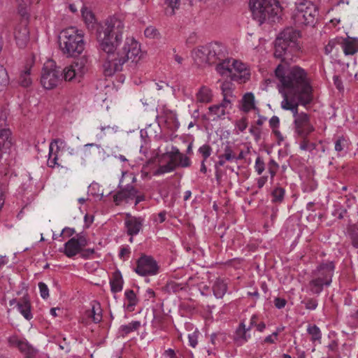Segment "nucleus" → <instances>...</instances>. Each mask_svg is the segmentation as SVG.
Here are the masks:
<instances>
[{"label": "nucleus", "mask_w": 358, "mask_h": 358, "mask_svg": "<svg viewBox=\"0 0 358 358\" xmlns=\"http://www.w3.org/2000/svg\"><path fill=\"white\" fill-rule=\"evenodd\" d=\"M295 5L296 8L292 17L294 24L297 27H314L319 16L317 6L309 0H303Z\"/></svg>", "instance_id": "nucleus-7"}, {"label": "nucleus", "mask_w": 358, "mask_h": 358, "mask_svg": "<svg viewBox=\"0 0 358 358\" xmlns=\"http://www.w3.org/2000/svg\"><path fill=\"white\" fill-rule=\"evenodd\" d=\"M199 152L202 155L203 160L206 161L211 155L212 148L209 145H203L199 148Z\"/></svg>", "instance_id": "nucleus-46"}, {"label": "nucleus", "mask_w": 358, "mask_h": 358, "mask_svg": "<svg viewBox=\"0 0 358 358\" xmlns=\"http://www.w3.org/2000/svg\"><path fill=\"white\" fill-rule=\"evenodd\" d=\"M300 139L299 140V148L302 150L312 152L313 150L316 148V144L314 143L310 142L308 136L305 137H299Z\"/></svg>", "instance_id": "nucleus-38"}, {"label": "nucleus", "mask_w": 358, "mask_h": 358, "mask_svg": "<svg viewBox=\"0 0 358 358\" xmlns=\"http://www.w3.org/2000/svg\"><path fill=\"white\" fill-rule=\"evenodd\" d=\"M146 37L154 38L157 34V30L152 27H148L144 31Z\"/></svg>", "instance_id": "nucleus-58"}, {"label": "nucleus", "mask_w": 358, "mask_h": 358, "mask_svg": "<svg viewBox=\"0 0 358 358\" xmlns=\"http://www.w3.org/2000/svg\"><path fill=\"white\" fill-rule=\"evenodd\" d=\"M334 269L335 266L333 262H323L313 271L312 276L314 278H319L322 281H324L325 279L330 278L331 282Z\"/></svg>", "instance_id": "nucleus-16"}, {"label": "nucleus", "mask_w": 358, "mask_h": 358, "mask_svg": "<svg viewBox=\"0 0 358 358\" xmlns=\"http://www.w3.org/2000/svg\"><path fill=\"white\" fill-rule=\"evenodd\" d=\"M283 0H250L249 6L254 20L259 24L266 21L275 22L280 18Z\"/></svg>", "instance_id": "nucleus-3"}, {"label": "nucleus", "mask_w": 358, "mask_h": 358, "mask_svg": "<svg viewBox=\"0 0 358 358\" xmlns=\"http://www.w3.org/2000/svg\"><path fill=\"white\" fill-rule=\"evenodd\" d=\"M124 224L127 228V234L133 236L137 235L143 226V219L141 217H132L129 214L127 215Z\"/></svg>", "instance_id": "nucleus-19"}, {"label": "nucleus", "mask_w": 358, "mask_h": 358, "mask_svg": "<svg viewBox=\"0 0 358 358\" xmlns=\"http://www.w3.org/2000/svg\"><path fill=\"white\" fill-rule=\"evenodd\" d=\"M81 11H82L83 17L85 23L87 24L88 25L93 24V22L94 21V14L90 10H88L86 8H83Z\"/></svg>", "instance_id": "nucleus-45"}, {"label": "nucleus", "mask_w": 358, "mask_h": 358, "mask_svg": "<svg viewBox=\"0 0 358 358\" xmlns=\"http://www.w3.org/2000/svg\"><path fill=\"white\" fill-rule=\"evenodd\" d=\"M136 181L135 176L132 173L122 172V178L118 185L119 190L113 195V201L119 206L122 202L129 203L134 200V205H138L143 201L145 196L139 194V191L133 185Z\"/></svg>", "instance_id": "nucleus-5"}, {"label": "nucleus", "mask_w": 358, "mask_h": 358, "mask_svg": "<svg viewBox=\"0 0 358 358\" xmlns=\"http://www.w3.org/2000/svg\"><path fill=\"white\" fill-rule=\"evenodd\" d=\"M330 285V278L325 279L324 281H322L319 278L312 276L311 280L308 282V288L311 294L319 295L323 291L324 287H329Z\"/></svg>", "instance_id": "nucleus-22"}, {"label": "nucleus", "mask_w": 358, "mask_h": 358, "mask_svg": "<svg viewBox=\"0 0 358 358\" xmlns=\"http://www.w3.org/2000/svg\"><path fill=\"white\" fill-rule=\"evenodd\" d=\"M59 43L63 52L69 57H77L85 49L83 35L75 27L62 30L59 36Z\"/></svg>", "instance_id": "nucleus-6"}, {"label": "nucleus", "mask_w": 358, "mask_h": 358, "mask_svg": "<svg viewBox=\"0 0 358 358\" xmlns=\"http://www.w3.org/2000/svg\"><path fill=\"white\" fill-rule=\"evenodd\" d=\"M6 118L3 114L0 115V141L9 143L8 145L6 144V148H9L11 142L9 140L10 138L11 132L10 129L6 128Z\"/></svg>", "instance_id": "nucleus-25"}, {"label": "nucleus", "mask_w": 358, "mask_h": 358, "mask_svg": "<svg viewBox=\"0 0 358 358\" xmlns=\"http://www.w3.org/2000/svg\"><path fill=\"white\" fill-rule=\"evenodd\" d=\"M277 336H278V332H273L271 335L266 336L264 338V342L267 343H274L275 340L277 338Z\"/></svg>", "instance_id": "nucleus-64"}, {"label": "nucleus", "mask_w": 358, "mask_h": 358, "mask_svg": "<svg viewBox=\"0 0 358 358\" xmlns=\"http://www.w3.org/2000/svg\"><path fill=\"white\" fill-rule=\"evenodd\" d=\"M124 25L120 19L108 18L97 30L100 48L106 54L103 64L106 76H111L121 71L124 64L129 60L136 62L139 57L141 48L133 38H127L122 43Z\"/></svg>", "instance_id": "nucleus-2"}, {"label": "nucleus", "mask_w": 358, "mask_h": 358, "mask_svg": "<svg viewBox=\"0 0 358 358\" xmlns=\"http://www.w3.org/2000/svg\"><path fill=\"white\" fill-rule=\"evenodd\" d=\"M141 326V322L132 321L127 324L121 325L119 329V333L123 337L129 334L137 331Z\"/></svg>", "instance_id": "nucleus-31"}, {"label": "nucleus", "mask_w": 358, "mask_h": 358, "mask_svg": "<svg viewBox=\"0 0 358 358\" xmlns=\"http://www.w3.org/2000/svg\"><path fill=\"white\" fill-rule=\"evenodd\" d=\"M328 349L327 355L329 357H333L338 350V343L336 341H331L327 346Z\"/></svg>", "instance_id": "nucleus-52"}, {"label": "nucleus", "mask_w": 358, "mask_h": 358, "mask_svg": "<svg viewBox=\"0 0 358 358\" xmlns=\"http://www.w3.org/2000/svg\"><path fill=\"white\" fill-rule=\"evenodd\" d=\"M27 17H21L20 21L14 27L13 35L17 45L20 48H24L29 41V29L28 27L29 19Z\"/></svg>", "instance_id": "nucleus-12"}, {"label": "nucleus", "mask_w": 358, "mask_h": 358, "mask_svg": "<svg viewBox=\"0 0 358 358\" xmlns=\"http://www.w3.org/2000/svg\"><path fill=\"white\" fill-rule=\"evenodd\" d=\"M171 130L176 129L179 126L176 114L170 110H164L159 117Z\"/></svg>", "instance_id": "nucleus-24"}, {"label": "nucleus", "mask_w": 358, "mask_h": 358, "mask_svg": "<svg viewBox=\"0 0 358 358\" xmlns=\"http://www.w3.org/2000/svg\"><path fill=\"white\" fill-rule=\"evenodd\" d=\"M285 191L280 187H275L271 192L272 202L281 203L285 197Z\"/></svg>", "instance_id": "nucleus-39"}, {"label": "nucleus", "mask_w": 358, "mask_h": 358, "mask_svg": "<svg viewBox=\"0 0 358 358\" xmlns=\"http://www.w3.org/2000/svg\"><path fill=\"white\" fill-rule=\"evenodd\" d=\"M8 192V184L6 180H0V204L3 206L6 194Z\"/></svg>", "instance_id": "nucleus-44"}, {"label": "nucleus", "mask_w": 358, "mask_h": 358, "mask_svg": "<svg viewBox=\"0 0 358 358\" xmlns=\"http://www.w3.org/2000/svg\"><path fill=\"white\" fill-rule=\"evenodd\" d=\"M87 58L82 57L75 59L70 66L62 69V80L72 81L73 79L77 80L83 77L87 71Z\"/></svg>", "instance_id": "nucleus-10"}, {"label": "nucleus", "mask_w": 358, "mask_h": 358, "mask_svg": "<svg viewBox=\"0 0 358 358\" xmlns=\"http://www.w3.org/2000/svg\"><path fill=\"white\" fill-rule=\"evenodd\" d=\"M17 3V13L20 17H27L29 15V8L32 3L31 0H15Z\"/></svg>", "instance_id": "nucleus-32"}, {"label": "nucleus", "mask_w": 358, "mask_h": 358, "mask_svg": "<svg viewBox=\"0 0 358 358\" xmlns=\"http://www.w3.org/2000/svg\"><path fill=\"white\" fill-rule=\"evenodd\" d=\"M301 303L305 306L306 309L314 310L318 306V301L315 298H306L301 301Z\"/></svg>", "instance_id": "nucleus-42"}, {"label": "nucleus", "mask_w": 358, "mask_h": 358, "mask_svg": "<svg viewBox=\"0 0 358 358\" xmlns=\"http://www.w3.org/2000/svg\"><path fill=\"white\" fill-rule=\"evenodd\" d=\"M62 68L57 66L53 61L46 62L42 69L41 83L44 88L52 90L62 81Z\"/></svg>", "instance_id": "nucleus-9"}, {"label": "nucleus", "mask_w": 358, "mask_h": 358, "mask_svg": "<svg viewBox=\"0 0 358 358\" xmlns=\"http://www.w3.org/2000/svg\"><path fill=\"white\" fill-rule=\"evenodd\" d=\"M236 127L240 131H243L248 127L247 120L245 118H242L236 123Z\"/></svg>", "instance_id": "nucleus-60"}, {"label": "nucleus", "mask_w": 358, "mask_h": 358, "mask_svg": "<svg viewBox=\"0 0 358 358\" xmlns=\"http://www.w3.org/2000/svg\"><path fill=\"white\" fill-rule=\"evenodd\" d=\"M273 303L275 308L278 309H282L286 306L287 301L283 298L276 297L274 299Z\"/></svg>", "instance_id": "nucleus-57"}, {"label": "nucleus", "mask_w": 358, "mask_h": 358, "mask_svg": "<svg viewBox=\"0 0 358 358\" xmlns=\"http://www.w3.org/2000/svg\"><path fill=\"white\" fill-rule=\"evenodd\" d=\"M89 240L83 233L76 234L75 237L70 238L64 244V248L62 252L64 255L72 258L77 255H80L83 248L88 245Z\"/></svg>", "instance_id": "nucleus-11"}, {"label": "nucleus", "mask_w": 358, "mask_h": 358, "mask_svg": "<svg viewBox=\"0 0 358 358\" xmlns=\"http://www.w3.org/2000/svg\"><path fill=\"white\" fill-rule=\"evenodd\" d=\"M158 269L157 262L151 256L142 255L137 260L135 271L140 275L146 276L157 274Z\"/></svg>", "instance_id": "nucleus-13"}, {"label": "nucleus", "mask_w": 358, "mask_h": 358, "mask_svg": "<svg viewBox=\"0 0 358 358\" xmlns=\"http://www.w3.org/2000/svg\"><path fill=\"white\" fill-rule=\"evenodd\" d=\"M9 78L6 69L0 66V92H1L8 84Z\"/></svg>", "instance_id": "nucleus-40"}, {"label": "nucleus", "mask_w": 358, "mask_h": 358, "mask_svg": "<svg viewBox=\"0 0 358 358\" xmlns=\"http://www.w3.org/2000/svg\"><path fill=\"white\" fill-rule=\"evenodd\" d=\"M347 141L343 137H339L334 143L335 150L340 153L347 148Z\"/></svg>", "instance_id": "nucleus-43"}, {"label": "nucleus", "mask_w": 358, "mask_h": 358, "mask_svg": "<svg viewBox=\"0 0 358 358\" xmlns=\"http://www.w3.org/2000/svg\"><path fill=\"white\" fill-rule=\"evenodd\" d=\"M96 251L94 248H83L80 256L81 258L85 259H92Z\"/></svg>", "instance_id": "nucleus-48"}, {"label": "nucleus", "mask_w": 358, "mask_h": 358, "mask_svg": "<svg viewBox=\"0 0 358 358\" xmlns=\"http://www.w3.org/2000/svg\"><path fill=\"white\" fill-rule=\"evenodd\" d=\"M236 151H238L237 147L232 143L227 141L223 143L222 155L223 157L227 160V162H234L236 159Z\"/></svg>", "instance_id": "nucleus-27"}, {"label": "nucleus", "mask_w": 358, "mask_h": 358, "mask_svg": "<svg viewBox=\"0 0 358 358\" xmlns=\"http://www.w3.org/2000/svg\"><path fill=\"white\" fill-rule=\"evenodd\" d=\"M301 103H288L287 101L281 102V107L290 110L294 117V131L298 137L308 136L314 130L310 123V116L306 113H299L298 107Z\"/></svg>", "instance_id": "nucleus-8"}, {"label": "nucleus", "mask_w": 358, "mask_h": 358, "mask_svg": "<svg viewBox=\"0 0 358 358\" xmlns=\"http://www.w3.org/2000/svg\"><path fill=\"white\" fill-rule=\"evenodd\" d=\"M189 345L195 348L197 345V336L195 334H189L188 336Z\"/></svg>", "instance_id": "nucleus-63"}, {"label": "nucleus", "mask_w": 358, "mask_h": 358, "mask_svg": "<svg viewBox=\"0 0 358 358\" xmlns=\"http://www.w3.org/2000/svg\"><path fill=\"white\" fill-rule=\"evenodd\" d=\"M350 238L351 240L352 245L355 248H358V231L356 229H352L349 231Z\"/></svg>", "instance_id": "nucleus-53"}, {"label": "nucleus", "mask_w": 358, "mask_h": 358, "mask_svg": "<svg viewBox=\"0 0 358 358\" xmlns=\"http://www.w3.org/2000/svg\"><path fill=\"white\" fill-rule=\"evenodd\" d=\"M197 101L201 103H208L211 101V90L206 87H201L196 94Z\"/></svg>", "instance_id": "nucleus-37"}, {"label": "nucleus", "mask_w": 358, "mask_h": 358, "mask_svg": "<svg viewBox=\"0 0 358 358\" xmlns=\"http://www.w3.org/2000/svg\"><path fill=\"white\" fill-rule=\"evenodd\" d=\"M227 55V48L220 43L211 42L199 46L192 52V57L199 66H212L220 60L225 59Z\"/></svg>", "instance_id": "nucleus-4"}, {"label": "nucleus", "mask_w": 358, "mask_h": 358, "mask_svg": "<svg viewBox=\"0 0 358 358\" xmlns=\"http://www.w3.org/2000/svg\"><path fill=\"white\" fill-rule=\"evenodd\" d=\"M171 171H173V167L170 164H166L164 165H160L154 172V175L159 176Z\"/></svg>", "instance_id": "nucleus-50"}, {"label": "nucleus", "mask_w": 358, "mask_h": 358, "mask_svg": "<svg viewBox=\"0 0 358 358\" xmlns=\"http://www.w3.org/2000/svg\"><path fill=\"white\" fill-rule=\"evenodd\" d=\"M225 59L220 60L215 63V70L222 76L229 77L232 80L233 68L232 59L229 58L228 54L225 55Z\"/></svg>", "instance_id": "nucleus-21"}, {"label": "nucleus", "mask_w": 358, "mask_h": 358, "mask_svg": "<svg viewBox=\"0 0 358 358\" xmlns=\"http://www.w3.org/2000/svg\"><path fill=\"white\" fill-rule=\"evenodd\" d=\"M178 162L179 166L182 167H188L191 164L189 158L184 155H180V157L178 159Z\"/></svg>", "instance_id": "nucleus-55"}, {"label": "nucleus", "mask_w": 358, "mask_h": 358, "mask_svg": "<svg viewBox=\"0 0 358 358\" xmlns=\"http://www.w3.org/2000/svg\"><path fill=\"white\" fill-rule=\"evenodd\" d=\"M15 303H16L17 310L26 320H30L33 318L31 303L27 296H23L19 300L13 299L10 301V305L11 306Z\"/></svg>", "instance_id": "nucleus-18"}, {"label": "nucleus", "mask_w": 358, "mask_h": 358, "mask_svg": "<svg viewBox=\"0 0 358 358\" xmlns=\"http://www.w3.org/2000/svg\"><path fill=\"white\" fill-rule=\"evenodd\" d=\"M76 233V231L73 228L65 227L62 231L61 235H64L66 237H70L73 236Z\"/></svg>", "instance_id": "nucleus-62"}, {"label": "nucleus", "mask_w": 358, "mask_h": 358, "mask_svg": "<svg viewBox=\"0 0 358 358\" xmlns=\"http://www.w3.org/2000/svg\"><path fill=\"white\" fill-rule=\"evenodd\" d=\"M166 288L169 292L176 293L181 290L182 287L180 284H178L174 281H170L166 284Z\"/></svg>", "instance_id": "nucleus-47"}, {"label": "nucleus", "mask_w": 358, "mask_h": 358, "mask_svg": "<svg viewBox=\"0 0 358 358\" xmlns=\"http://www.w3.org/2000/svg\"><path fill=\"white\" fill-rule=\"evenodd\" d=\"M124 296L126 299L129 301L127 309L129 311L134 310V307L137 305L138 301L134 290L127 289L124 292Z\"/></svg>", "instance_id": "nucleus-36"}, {"label": "nucleus", "mask_w": 358, "mask_h": 358, "mask_svg": "<svg viewBox=\"0 0 358 358\" xmlns=\"http://www.w3.org/2000/svg\"><path fill=\"white\" fill-rule=\"evenodd\" d=\"M249 331L244 322H241L234 335V341L237 346H241L248 341L251 337Z\"/></svg>", "instance_id": "nucleus-20"}, {"label": "nucleus", "mask_w": 358, "mask_h": 358, "mask_svg": "<svg viewBox=\"0 0 358 358\" xmlns=\"http://www.w3.org/2000/svg\"><path fill=\"white\" fill-rule=\"evenodd\" d=\"M341 45L345 55H352L358 52V40L356 38L342 39Z\"/></svg>", "instance_id": "nucleus-23"}, {"label": "nucleus", "mask_w": 358, "mask_h": 358, "mask_svg": "<svg viewBox=\"0 0 358 358\" xmlns=\"http://www.w3.org/2000/svg\"><path fill=\"white\" fill-rule=\"evenodd\" d=\"M269 125L271 129L273 130L278 128L280 125V120L277 116H273L269 120Z\"/></svg>", "instance_id": "nucleus-59"}, {"label": "nucleus", "mask_w": 358, "mask_h": 358, "mask_svg": "<svg viewBox=\"0 0 358 358\" xmlns=\"http://www.w3.org/2000/svg\"><path fill=\"white\" fill-rule=\"evenodd\" d=\"M249 131L254 136L255 141L258 142L261 138V129L257 127L252 126Z\"/></svg>", "instance_id": "nucleus-56"}, {"label": "nucleus", "mask_w": 358, "mask_h": 358, "mask_svg": "<svg viewBox=\"0 0 358 358\" xmlns=\"http://www.w3.org/2000/svg\"><path fill=\"white\" fill-rule=\"evenodd\" d=\"M279 168L278 164L273 160L271 159L268 164V171L271 175V179L273 180Z\"/></svg>", "instance_id": "nucleus-49"}, {"label": "nucleus", "mask_w": 358, "mask_h": 358, "mask_svg": "<svg viewBox=\"0 0 358 358\" xmlns=\"http://www.w3.org/2000/svg\"><path fill=\"white\" fill-rule=\"evenodd\" d=\"M227 289V283L222 279H217L213 285V294L217 299L222 298Z\"/></svg>", "instance_id": "nucleus-30"}, {"label": "nucleus", "mask_w": 358, "mask_h": 358, "mask_svg": "<svg viewBox=\"0 0 358 358\" xmlns=\"http://www.w3.org/2000/svg\"><path fill=\"white\" fill-rule=\"evenodd\" d=\"M299 31L292 27L285 29L275 41L274 56L281 60L275 70V75L279 80V92L283 97L282 101L288 103H301L306 106L313 99V87L308 74L299 66L286 68L299 52L301 46L298 39Z\"/></svg>", "instance_id": "nucleus-1"}, {"label": "nucleus", "mask_w": 358, "mask_h": 358, "mask_svg": "<svg viewBox=\"0 0 358 358\" xmlns=\"http://www.w3.org/2000/svg\"><path fill=\"white\" fill-rule=\"evenodd\" d=\"M31 66H26L24 67V70L22 71L20 73V78H19V83L21 86L24 87H29L31 83L32 80L31 78Z\"/></svg>", "instance_id": "nucleus-34"}, {"label": "nucleus", "mask_w": 358, "mask_h": 358, "mask_svg": "<svg viewBox=\"0 0 358 358\" xmlns=\"http://www.w3.org/2000/svg\"><path fill=\"white\" fill-rule=\"evenodd\" d=\"M243 106L242 109L244 112H249L252 109H254L255 108V96L252 92H248L246 93L243 99Z\"/></svg>", "instance_id": "nucleus-33"}, {"label": "nucleus", "mask_w": 358, "mask_h": 358, "mask_svg": "<svg viewBox=\"0 0 358 358\" xmlns=\"http://www.w3.org/2000/svg\"><path fill=\"white\" fill-rule=\"evenodd\" d=\"M227 105L222 102L220 104L213 105L209 107L210 115H215L216 118H222L225 115V108Z\"/></svg>", "instance_id": "nucleus-35"}, {"label": "nucleus", "mask_w": 358, "mask_h": 358, "mask_svg": "<svg viewBox=\"0 0 358 358\" xmlns=\"http://www.w3.org/2000/svg\"><path fill=\"white\" fill-rule=\"evenodd\" d=\"M59 143L62 144V141L60 139H54L50 144L49 157L47 162L49 167L63 166L62 164V160L60 159L61 155L59 154V148L57 145Z\"/></svg>", "instance_id": "nucleus-17"}, {"label": "nucleus", "mask_w": 358, "mask_h": 358, "mask_svg": "<svg viewBox=\"0 0 358 358\" xmlns=\"http://www.w3.org/2000/svg\"><path fill=\"white\" fill-rule=\"evenodd\" d=\"M231 63L233 65L232 80L244 83L250 79V73L245 64L235 59H232Z\"/></svg>", "instance_id": "nucleus-15"}, {"label": "nucleus", "mask_w": 358, "mask_h": 358, "mask_svg": "<svg viewBox=\"0 0 358 358\" xmlns=\"http://www.w3.org/2000/svg\"><path fill=\"white\" fill-rule=\"evenodd\" d=\"M10 347L17 348L26 358H33L36 354V349L24 338H20L17 336H12L8 338Z\"/></svg>", "instance_id": "nucleus-14"}, {"label": "nucleus", "mask_w": 358, "mask_h": 358, "mask_svg": "<svg viewBox=\"0 0 358 358\" xmlns=\"http://www.w3.org/2000/svg\"><path fill=\"white\" fill-rule=\"evenodd\" d=\"M306 331L310 336V340L313 343H321L322 334L321 330L316 324H309Z\"/></svg>", "instance_id": "nucleus-29"}, {"label": "nucleus", "mask_w": 358, "mask_h": 358, "mask_svg": "<svg viewBox=\"0 0 358 358\" xmlns=\"http://www.w3.org/2000/svg\"><path fill=\"white\" fill-rule=\"evenodd\" d=\"M38 288L41 296L44 299H48L49 297V289L46 284L43 282H40L38 283Z\"/></svg>", "instance_id": "nucleus-54"}, {"label": "nucleus", "mask_w": 358, "mask_h": 358, "mask_svg": "<svg viewBox=\"0 0 358 358\" xmlns=\"http://www.w3.org/2000/svg\"><path fill=\"white\" fill-rule=\"evenodd\" d=\"M255 169L258 175H261L265 169V164L262 157H257L255 161Z\"/></svg>", "instance_id": "nucleus-51"}, {"label": "nucleus", "mask_w": 358, "mask_h": 358, "mask_svg": "<svg viewBox=\"0 0 358 358\" xmlns=\"http://www.w3.org/2000/svg\"><path fill=\"white\" fill-rule=\"evenodd\" d=\"M168 8L166 10L167 15H173L175 13V9H178L180 5V0H165Z\"/></svg>", "instance_id": "nucleus-41"}, {"label": "nucleus", "mask_w": 358, "mask_h": 358, "mask_svg": "<svg viewBox=\"0 0 358 358\" xmlns=\"http://www.w3.org/2000/svg\"><path fill=\"white\" fill-rule=\"evenodd\" d=\"M123 279L120 271H116L113 274V278L110 280V289L113 293L120 292L123 288Z\"/></svg>", "instance_id": "nucleus-26"}, {"label": "nucleus", "mask_w": 358, "mask_h": 358, "mask_svg": "<svg viewBox=\"0 0 358 358\" xmlns=\"http://www.w3.org/2000/svg\"><path fill=\"white\" fill-rule=\"evenodd\" d=\"M88 317H91L94 323H99L102 320L101 309L99 303L94 301L90 310L85 312Z\"/></svg>", "instance_id": "nucleus-28"}, {"label": "nucleus", "mask_w": 358, "mask_h": 358, "mask_svg": "<svg viewBox=\"0 0 358 358\" xmlns=\"http://www.w3.org/2000/svg\"><path fill=\"white\" fill-rule=\"evenodd\" d=\"M221 90L222 94L227 92L231 91V83L230 82H223L221 85Z\"/></svg>", "instance_id": "nucleus-61"}]
</instances>
